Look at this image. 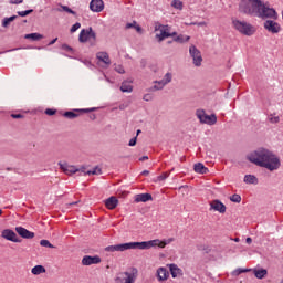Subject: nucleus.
<instances>
[{
	"label": "nucleus",
	"instance_id": "f257e3e1",
	"mask_svg": "<svg viewBox=\"0 0 283 283\" xmlns=\"http://www.w3.org/2000/svg\"><path fill=\"white\" fill-rule=\"evenodd\" d=\"M239 12L247 17H256L258 19H274L277 21V11L271 8L262 0H241L239 3Z\"/></svg>",
	"mask_w": 283,
	"mask_h": 283
},
{
	"label": "nucleus",
	"instance_id": "f03ea898",
	"mask_svg": "<svg viewBox=\"0 0 283 283\" xmlns=\"http://www.w3.org/2000/svg\"><path fill=\"white\" fill-rule=\"evenodd\" d=\"M245 158L252 165L268 169V171H277V169L282 167L280 157L264 147H260L256 150L251 151Z\"/></svg>",
	"mask_w": 283,
	"mask_h": 283
},
{
	"label": "nucleus",
	"instance_id": "7ed1b4c3",
	"mask_svg": "<svg viewBox=\"0 0 283 283\" xmlns=\"http://www.w3.org/2000/svg\"><path fill=\"white\" fill-rule=\"evenodd\" d=\"M232 25L237 32H240V34H243L244 36H253L255 30H253V27L251 23L242 20H232Z\"/></svg>",
	"mask_w": 283,
	"mask_h": 283
},
{
	"label": "nucleus",
	"instance_id": "20e7f679",
	"mask_svg": "<svg viewBox=\"0 0 283 283\" xmlns=\"http://www.w3.org/2000/svg\"><path fill=\"white\" fill-rule=\"evenodd\" d=\"M196 116L201 125H216L218 123V116L212 113V114H207V112L202 108H199L196 111Z\"/></svg>",
	"mask_w": 283,
	"mask_h": 283
},
{
	"label": "nucleus",
	"instance_id": "39448f33",
	"mask_svg": "<svg viewBox=\"0 0 283 283\" xmlns=\"http://www.w3.org/2000/svg\"><path fill=\"white\" fill-rule=\"evenodd\" d=\"M175 238H169V239H154V240H149V241H143L144 242V251H149V249H156V247H158V249H165V247H167V244H171V242H175Z\"/></svg>",
	"mask_w": 283,
	"mask_h": 283
},
{
	"label": "nucleus",
	"instance_id": "423d86ee",
	"mask_svg": "<svg viewBox=\"0 0 283 283\" xmlns=\"http://www.w3.org/2000/svg\"><path fill=\"white\" fill-rule=\"evenodd\" d=\"M92 112H98V107H91V108H73L70 111H65L63 113L64 118L69 120H74V118H78L81 114H92Z\"/></svg>",
	"mask_w": 283,
	"mask_h": 283
},
{
	"label": "nucleus",
	"instance_id": "0eeeda50",
	"mask_svg": "<svg viewBox=\"0 0 283 283\" xmlns=\"http://www.w3.org/2000/svg\"><path fill=\"white\" fill-rule=\"evenodd\" d=\"M115 249V252H123V251H129V250H136L139 249V251H145L144 242L143 241H132L126 243H118L113 245Z\"/></svg>",
	"mask_w": 283,
	"mask_h": 283
},
{
	"label": "nucleus",
	"instance_id": "6e6552de",
	"mask_svg": "<svg viewBox=\"0 0 283 283\" xmlns=\"http://www.w3.org/2000/svg\"><path fill=\"white\" fill-rule=\"evenodd\" d=\"M189 54L192 59V63L196 67H200L202 65V54L200 53V50L196 48V45H190L189 48Z\"/></svg>",
	"mask_w": 283,
	"mask_h": 283
},
{
	"label": "nucleus",
	"instance_id": "1a4fd4ad",
	"mask_svg": "<svg viewBox=\"0 0 283 283\" xmlns=\"http://www.w3.org/2000/svg\"><path fill=\"white\" fill-rule=\"evenodd\" d=\"M264 30L268 32H271V34H280L282 27L280 23L275 22V19L273 20H265L263 23Z\"/></svg>",
	"mask_w": 283,
	"mask_h": 283
},
{
	"label": "nucleus",
	"instance_id": "9d476101",
	"mask_svg": "<svg viewBox=\"0 0 283 283\" xmlns=\"http://www.w3.org/2000/svg\"><path fill=\"white\" fill-rule=\"evenodd\" d=\"M1 238L4 240H8L9 242H15V243H21V239L17 235V232L12 229H4L1 232Z\"/></svg>",
	"mask_w": 283,
	"mask_h": 283
},
{
	"label": "nucleus",
	"instance_id": "9b49d317",
	"mask_svg": "<svg viewBox=\"0 0 283 283\" xmlns=\"http://www.w3.org/2000/svg\"><path fill=\"white\" fill-rule=\"evenodd\" d=\"M161 31L160 33H157L155 35V39L157 40L158 43H163V41H165V39H171V27H169L168 24H164V27H161Z\"/></svg>",
	"mask_w": 283,
	"mask_h": 283
},
{
	"label": "nucleus",
	"instance_id": "f8f14e48",
	"mask_svg": "<svg viewBox=\"0 0 283 283\" xmlns=\"http://www.w3.org/2000/svg\"><path fill=\"white\" fill-rule=\"evenodd\" d=\"M15 233H18V235H20V238H23V240H32V238H34V232L25 229L22 226H18L15 227Z\"/></svg>",
	"mask_w": 283,
	"mask_h": 283
},
{
	"label": "nucleus",
	"instance_id": "ddd939ff",
	"mask_svg": "<svg viewBox=\"0 0 283 283\" xmlns=\"http://www.w3.org/2000/svg\"><path fill=\"white\" fill-rule=\"evenodd\" d=\"M102 260L98 255H84L82 259L83 266H92V264H101Z\"/></svg>",
	"mask_w": 283,
	"mask_h": 283
},
{
	"label": "nucleus",
	"instance_id": "4468645a",
	"mask_svg": "<svg viewBox=\"0 0 283 283\" xmlns=\"http://www.w3.org/2000/svg\"><path fill=\"white\" fill-rule=\"evenodd\" d=\"M88 8L91 12H103L105 2L103 0H91Z\"/></svg>",
	"mask_w": 283,
	"mask_h": 283
},
{
	"label": "nucleus",
	"instance_id": "2eb2a0df",
	"mask_svg": "<svg viewBox=\"0 0 283 283\" xmlns=\"http://www.w3.org/2000/svg\"><path fill=\"white\" fill-rule=\"evenodd\" d=\"M210 209L218 211L219 213H227V206L220 201V199H214L210 205Z\"/></svg>",
	"mask_w": 283,
	"mask_h": 283
},
{
	"label": "nucleus",
	"instance_id": "dca6fc26",
	"mask_svg": "<svg viewBox=\"0 0 283 283\" xmlns=\"http://www.w3.org/2000/svg\"><path fill=\"white\" fill-rule=\"evenodd\" d=\"M96 59L99 63H104L106 67H109V65H112V60L109 59V54L107 52H97Z\"/></svg>",
	"mask_w": 283,
	"mask_h": 283
},
{
	"label": "nucleus",
	"instance_id": "f3484780",
	"mask_svg": "<svg viewBox=\"0 0 283 283\" xmlns=\"http://www.w3.org/2000/svg\"><path fill=\"white\" fill-rule=\"evenodd\" d=\"M154 200V196L149 192L138 193L135 196L134 202H151Z\"/></svg>",
	"mask_w": 283,
	"mask_h": 283
},
{
	"label": "nucleus",
	"instance_id": "a211bd4d",
	"mask_svg": "<svg viewBox=\"0 0 283 283\" xmlns=\"http://www.w3.org/2000/svg\"><path fill=\"white\" fill-rule=\"evenodd\" d=\"M157 280L158 282H165L169 280V271L166 268H159L157 270Z\"/></svg>",
	"mask_w": 283,
	"mask_h": 283
},
{
	"label": "nucleus",
	"instance_id": "6ab92c4d",
	"mask_svg": "<svg viewBox=\"0 0 283 283\" xmlns=\"http://www.w3.org/2000/svg\"><path fill=\"white\" fill-rule=\"evenodd\" d=\"M105 207L107 209H116L118 207V198L111 196L105 200Z\"/></svg>",
	"mask_w": 283,
	"mask_h": 283
},
{
	"label": "nucleus",
	"instance_id": "aec40b11",
	"mask_svg": "<svg viewBox=\"0 0 283 283\" xmlns=\"http://www.w3.org/2000/svg\"><path fill=\"white\" fill-rule=\"evenodd\" d=\"M193 171L196 174L205 175V174H209V168H207L202 163H197L193 165Z\"/></svg>",
	"mask_w": 283,
	"mask_h": 283
},
{
	"label": "nucleus",
	"instance_id": "412c9836",
	"mask_svg": "<svg viewBox=\"0 0 283 283\" xmlns=\"http://www.w3.org/2000/svg\"><path fill=\"white\" fill-rule=\"evenodd\" d=\"M253 273H254V277H256V280H264V277H266V275H269V271L263 268L254 269Z\"/></svg>",
	"mask_w": 283,
	"mask_h": 283
},
{
	"label": "nucleus",
	"instance_id": "4be33fe9",
	"mask_svg": "<svg viewBox=\"0 0 283 283\" xmlns=\"http://www.w3.org/2000/svg\"><path fill=\"white\" fill-rule=\"evenodd\" d=\"M78 41L81 43H87L90 41V29H82L78 35Z\"/></svg>",
	"mask_w": 283,
	"mask_h": 283
},
{
	"label": "nucleus",
	"instance_id": "5701e85b",
	"mask_svg": "<svg viewBox=\"0 0 283 283\" xmlns=\"http://www.w3.org/2000/svg\"><path fill=\"white\" fill-rule=\"evenodd\" d=\"M168 266H169L170 275L174 279L178 277V274L182 273V269L178 268V265H176L175 263H170Z\"/></svg>",
	"mask_w": 283,
	"mask_h": 283
},
{
	"label": "nucleus",
	"instance_id": "b1692460",
	"mask_svg": "<svg viewBox=\"0 0 283 283\" xmlns=\"http://www.w3.org/2000/svg\"><path fill=\"white\" fill-rule=\"evenodd\" d=\"M243 182H245V185H258L260 181L255 175H245Z\"/></svg>",
	"mask_w": 283,
	"mask_h": 283
},
{
	"label": "nucleus",
	"instance_id": "393cba45",
	"mask_svg": "<svg viewBox=\"0 0 283 283\" xmlns=\"http://www.w3.org/2000/svg\"><path fill=\"white\" fill-rule=\"evenodd\" d=\"M24 39H27L28 41H41V39H43V34L34 32V33H27L24 35Z\"/></svg>",
	"mask_w": 283,
	"mask_h": 283
},
{
	"label": "nucleus",
	"instance_id": "a878e982",
	"mask_svg": "<svg viewBox=\"0 0 283 283\" xmlns=\"http://www.w3.org/2000/svg\"><path fill=\"white\" fill-rule=\"evenodd\" d=\"M172 41H175V43H180V44L188 43V41H191V36L185 35V34H179V35L175 36L172 39Z\"/></svg>",
	"mask_w": 283,
	"mask_h": 283
},
{
	"label": "nucleus",
	"instance_id": "bb28decb",
	"mask_svg": "<svg viewBox=\"0 0 283 283\" xmlns=\"http://www.w3.org/2000/svg\"><path fill=\"white\" fill-rule=\"evenodd\" d=\"M19 19V15H11V17H6L2 19V28H10V24L12 21H17Z\"/></svg>",
	"mask_w": 283,
	"mask_h": 283
},
{
	"label": "nucleus",
	"instance_id": "cd10ccee",
	"mask_svg": "<svg viewBox=\"0 0 283 283\" xmlns=\"http://www.w3.org/2000/svg\"><path fill=\"white\" fill-rule=\"evenodd\" d=\"M120 92L126 94H132V92H134V86H132L129 83L124 81L120 85Z\"/></svg>",
	"mask_w": 283,
	"mask_h": 283
},
{
	"label": "nucleus",
	"instance_id": "c85d7f7f",
	"mask_svg": "<svg viewBox=\"0 0 283 283\" xmlns=\"http://www.w3.org/2000/svg\"><path fill=\"white\" fill-rule=\"evenodd\" d=\"M242 273H251V269H249V268H238L234 271H232L231 275L233 277H238L239 275H242Z\"/></svg>",
	"mask_w": 283,
	"mask_h": 283
},
{
	"label": "nucleus",
	"instance_id": "c756f323",
	"mask_svg": "<svg viewBox=\"0 0 283 283\" xmlns=\"http://www.w3.org/2000/svg\"><path fill=\"white\" fill-rule=\"evenodd\" d=\"M154 83H155V85L149 88V92H156V91L163 90L165 87V85H167L164 82V80L155 81Z\"/></svg>",
	"mask_w": 283,
	"mask_h": 283
},
{
	"label": "nucleus",
	"instance_id": "7c9ffc66",
	"mask_svg": "<svg viewBox=\"0 0 283 283\" xmlns=\"http://www.w3.org/2000/svg\"><path fill=\"white\" fill-rule=\"evenodd\" d=\"M61 9H57V12H67V14H73V17H76V11H74L72 8L65 4L60 6Z\"/></svg>",
	"mask_w": 283,
	"mask_h": 283
},
{
	"label": "nucleus",
	"instance_id": "2f4dec72",
	"mask_svg": "<svg viewBox=\"0 0 283 283\" xmlns=\"http://www.w3.org/2000/svg\"><path fill=\"white\" fill-rule=\"evenodd\" d=\"M32 275H41V273H45V266L43 265H35L31 269Z\"/></svg>",
	"mask_w": 283,
	"mask_h": 283
},
{
	"label": "nucleus",
	"instance_id": "473e14b6",
	"mask_svg": "<svg viewBox=\"0 0 283 283\" xmlns=\"http://www.w3.org/2000/svg\"><path fill=\"white\" fill-rule=\"evenodd\" d=\"M101 174H103V169H101L98 166H95L93 169L86 171L87 176H101Z\"/></svg>",
	"mask_w": 283,
	"mask_h": 283
},
{
	"label": "nucleus",
	"instance_id": "72a5a7b5",
	"mask_svg": "<svg viewBox=\"0 0 283 283\" xmlns=\"http://www.w3.org/2000/svg\"><path fill=\"white\" fill-rule=\"evenodd\" d=\"M171 8H175V10H182V8H185V4L181 0H172Z\"/></svg>",
	"mask_w": 283,
	"mask_h": 283
},
{
	"label": "nucleus",
	"instance_id": "f704fd0d",
	"mask_svg": "<svg viewBox=\"0 0 283 283\" xmlns=\"http://www.w3.org/2000/svg\"><path fill=\"white\" fill-rule=\"evenodd\" d=\"M61 50L64 52H70V54H76V50H74V48L70 46L67 43L62 44Z\"/></svg>",
	"mask_w": 283,
	"mask_h": 283
},
{
	"label": "nucleus",
	"instance_id": "c9c22d12",
	"mask_svg": "<svg viewBox=\"0 0 283 283\" xmlns=\"http://www.w3.org/2000/svg\"><path fill=\"white\" fill-rule=\"evenodd\" d=\"M229 200L230 202H235L237 205H240V202H242V196L234 193L230 196Z\"/></svg>",
	"mask_w": 283,
	"mask_h": 283
},
{
	"label": "nucleus",
	"instance_id": "e433bc0d",
	"mask_svg": "<svg viewBox=\"0 0 283 283\" xmlns=\"http://www.w3.org/2000/svg\"><path fill=\"white\" fill-rule=\"evenodd\" d=\"M40 247H45V249H54V244H51L50 240L48 239H42L40 241Z\"/></svg>",
	"mask_w": 283,
	"mask_h": 283
},
{
	"label": "nucleus",
	"instance_id": "4c0bfd02",
	"mask_svg": "<svg viewBox=\"0 0 283 283\" xmlns=\"http://www.w3.org/2000/svg\"><path fill=\"white\" fill-rule=\"evenodd\" d=\"M32 12H34V9L18 11L17 14H18V17L24 18V17H29V14H32Z\"/></svg>",
	"mask_w": 283,
	"mask_h": 283
},
{
	"label": "nucleus",
	"instance_id": "58836bf2",
	"mask_svg": "<svg viewBox=\"0 0 283 283\" xmlns=\"http://www.w3.org/2000/svg\"><path fill=\"white\" fill-rule=\"evenodd\" d=\"M77 30H81V22H75L71 29H70V32L71 34H74V32H76Z\"/></svg>",
	"mask_w": 283,
	"mask_h": 283
},
{
	"label": "nucleus",
	"instance_id": "ea45409f",
	"mask_svg": "<svg viewBox=\"0 0 283 283\" xmlns=\"http://www.w3.org/2000/svg\"><path fill=\"white\" fill-rule=\"evenodd\" d=\"M90 39H93V41H96V31L92 27L88 28V40Z\"/></svg>",
	"mask_w": 283,
	"mask_h": 283
},
{
	"label": "nucleus",
	"instance_id": "a19ab883",
	"mask_svg": "<svg viewBox=\"0 0 283 283\" xmlns=\"http://www.w3.org/2000/svg\"><path fill=\"white\" fill-rule=\"evenodd\" d=\"M269 123H272V125H277V123H280V116L270 115Z\"/></svg>",
	"mask_w": 283,
	"mask_h": 283
},
{
	"label": "nucleus",
	"instance_id": "79ce46f5",
	"mask_svg": "<svg viewBox=\"0 0 283 283\" xmlns=\"http://www.w3.org/2000/svg\"><path fill=\"white\" fill-rule=\"evenodd\" d=\"M198 251H205V253L209 254L211 253V249L209 248V245H199L197 247Z\"/></svg>",
	"mask_w": 283,
	"mask_h": 283
},
{
	"label": "nucleus",
	"instance_id": "37998d69",
	"mask_svg": "<svg viewBox=\"0 0 283 283\" xmlns=\"http://www.w3.org/2000/svg\"><path fill=\"white\" fill-rule=\"evenodd\" d=\"M44 114H46V116H54V115H56V109L55 108H46L44 111Z\"/></svg>",
	"mask_w": 283,
	"mask_h": 283
},
{
	"label": "nucleus",
	"instance_id": "c03bdc74",
	"mask_svg": "<svg viewBox=\"0 0 283 283\" xmlns=\"http://www.w3.org/2000/svg\"><path fill=\"white\" fill-rule=\"evenodd\" d=\"M161 81H164L166 85H168V83H171V73H166Z\"/></svg>",
	"mask_w": 283,
	"mask_h": 283
},
{
	"label": "nucleus",
	"instance_id": "a18cd8bd",
	"mask_svg": "<svg viewBox=\"0 0 283 283\" xmlns=\"http://www.w3.org/2000/svg\"><path fill=\"white\" fill-rule=\"evenodd\" d=\"M137 143H138V137L135 136V137L130 138V140L128 143V147H136Z\"/></svg>",
	"mask_w": 283,
	"mask_h": 283
},
{
	"label": "nucleus",
	"instance_id": "49530a36",
	"mask_svg": "<svg viewBox=\"0 0 283 283\" xmlns=\"http://www.w3.org/2000/svg\"><path fill=\"white\" fill-rule=\"evenodd\" d=\"M168 176H169V172H163L161 175H159V176L157 177V180H159L160 182H163V180H167Z\"/></svg>",
	"mask_w": 283,
	"mask_h": 283
},
{
	"label": "nucleus",
	"instance_id": "de8ad7c7",
	"mask_svg": "<svg viewBox=\"0 0 283 283\" xmlns=\"http://www.w3.org/2000/svg\"><path fill=\"white\" fill-rule=\"evenodd\" d=\"M78 61H81V63H84L86 65V67H90V69L94 67V64L90 60L80 59Z\"/></svg>",
	"mask_w": 283,
	"mask_h": 283
},
{
	"label": "nucleus",
	"instance_id": "09e8293b",
	"mask_svg": "<svg viewBox=\"0 0 283 283\" xmlns=\"http://www.w3.org/2000/svg\"><path fill=\"white\" fill-rule=\"evenodd\" d=\"M66 171H69V174L71 175V176H74V174H78V168H76V167H74V166H71V168L70 169H67Z\"/></svg>",
	"mask_w": 283,
	"mask_h": 283
},
{
	"label": "nucleus",
	"instance_id": "8fccbe9b",
	"mask_svg": "<svg viewBox=\"0 0 283 283\" xmlns=\"http://www.w3.org/2000/svg\"><path fill=\"white\" fill-rule=\"evenodd\" d=\"M127 277L125 279L124 283H134L135 279L134 275L126 273Z\"/></svg>",
	"mask_w": 283,
	"mask_h": 283
},
{
	"label": "nucleus",
	"instance_id": "3c124183",
	"mask_svg": "<svg viewBox=\"0 0 283 283\" xmlns=\"http://www.w3.org/2000/svg\"><path fill=\"white\" fill-rule=\"evenodd\" d=\"M163 28H165V24L157 22L155 25V32H163Z\"/></svg>",
	"mask_w": 283,
	"mask_h": 283
},
{
	"label": "nucleus",
	"instance_id": "603ef678",
	"mask_svg": "<svg viewBox=\"0 0 283 283\" xmlns=\"http://www.w3.org/2000/svg\"><path fill=\"white\" fill-rule=\"evenodd\" d=\"M137 25V22L136 21H133V22H128L126 23V30H132V28H136Z\"/></svg>",
	"mask_w": 283,
	"mask_h": 283
},
{
	"label": "nucleus",
	"instance_id": "864d4df0",
	"mask_svg": "<svg viewBox=\"0 0 283 283\" xmlns=\"http://www.w3.org/2000/svg\"><path fill=\"white\" fill-rule=\"evenodd\" d=\"M154 96L151 94L147 93L144 95L143 101H146V103H149V101H153Z\"/></svg>",
	"mask_w": 283,
	"mask_h": 283
},
{
	"label": "nucleus",
	"instance_id": "5fc2aeb1",
	"mask_svg": "<svg viewBox=\"0 0 283 283\" xmlns=\"http://www.w3.org/2000/svg\"><path fill=\"white\" fill-rule=\"evenodd\" d=\"M59 167H60V169H63V171H67V163H62V161H59Z\"/></svg>",
	"mask_w": 283,
	"mask_h": 283
},
{
	"label": "nucleus",
	"instance_id": "6e6d98bb",
	"mask_svg": "<svg viewBox=\"0 0 283 283\" xmlns=\"http://www.w3.org/2000/svg\"><path fill=\"white\" fill-rule=\"evenodd\" d=\"M9 3H11L12 6H21V3H23V0H9Z\"/></svg>",
	"mask_w": 283,
	"mask_h": 283
},
{
	"label": "nucleus",
	"instance_id": "4d7b16f0",
	"mask_svg": "<svg viewBox=\"0 0 283 283\" xmlns=\"http://www.w3.org/2000/svg\"><path fill=\"white\" fill-rule=\"evenodd\" d=\"M115 72H117L118 74H125V69L122 65H119L115 67Z\"/></svg>",
	"mask_w": 283,
	"mask_h": 283
},
{
	"label": "nucleus",
	"instance_id": "13d9d810",
	"mask_svg": "<svg viewBox=\"0 0 283 283\" xmlns=\"http://www.w3.org/2000/svg\"><path fill=\"white\" fill-rule=\"evenodd\" d=\"M11 118H14V119L23 118V114H21V113H13V114H11Z\"/></svg>",
	"mask_w": 283,
	"mask_h": 283
},
{
	"label": "nucleus",
	"instance_id": "bf43d9fd",
	"mask_svg": "<svg viewBox=\"0 0 283 283\" xmlns=\"http://www.w3.org/2000/svg\"><path fill=\"white\" fill-rule=\"evenodd\" d=\"M105 251H106L107 253H115L114 245H108V247H106V248H105Z\"/></svg>",
	"mask_w": 283,
	"mask_h": 283
},
{
	"label": "nucleus",
	"instance_id": "052dcab7",
	"mask_svg": "<svg viewBox=\"0 0 283 283\" xmlns=\"http://www.w3.org/2000/svg\"><path fill=\"white\" fill-rule=\"evenodd\" d=\"M140 67H143V69L147 67V60H145V59L140 60Z\"/></svg>",
	"mask_w": 283,
	"mask_h": 283
},
{
	"label": "nucleus",
	"instance_id": "680f3d73",
	"mask_svg": "<svg viewBox=\"0 0 283 283\" xmlns=\"http://www.w3.org/2000/svg\"><path fill=\"white\" fill-rule=\"evenodd\" d=\"M135 30L140 34L143 32V27H140V24H137L135 25Z\"/></svg>",
	"mask_w": 283,
	"mask_h": 283
},
{
	"label": "nucleus",
	"instance_id": "e2e57ef3",
	"mask_svg": "<svg viewBox=\"0 0 283 283\" xmlns=\"http://www.w3.org/2000/svg\"><path fill=\"white\" fill-rule=\"evenodd\" d=\"M145 160H149V156L144 155V156H142V157L139 158V161H140V163H145Z\"/></svg>",
	"mask_w": 283,
	"mask_h": 283
},
{
	"label": "nucleus",
	"instance_id": "0e129e2a",
	"mask_svg": "<svg viewBox=\"0 0 283 283\" xmlns=\"http://www.w3.org/2000/svg\"><path fill=\"white\" fill-rule=\"evenodd\" d=\"M59 41V38H55V39H53V40H51L49 43H48V45L50 46V45H54V43H56Z\"/></svg>",
	"mask_w": 283,
	"mask_h": 283
},
{
	"label": "nucleus",
	"instance_id": "69168bd1",
	"mask_svg": "<svg viewBox=\"0 0 283 283\" xmlns=\"http://www.w3.org/2000/svg\"><path fill=\"white\" fill-rule=\"evenodd\" d=\"M88 118H90L91 120H96V114L91 113V114L88 115Z\"/></svg>",
	"mask_w": 283,
	"mask_h": 283
},
{
	"label": "nucleus",
	"instance_id": "338daca9",
	"mask_svg": "<svg viewBox=\"0 0 283 283\" xmlns=\"http://www.w3.org/2000/svg\"><path fill=\"white\" fill-rule=\"evenodd\" d=\"M252 242H253V239H252L251 237H248V238L245 239V243H247V244H252Z\"/></svg>",
	"mask_w": 283,
	"mask_h": 283
},
{
	"label": "nucleus",
	"instance_id": "774afa93",
	"mask_svg": "<svg viewBox=\"0 0 283 283\" xmlns=\"http://www.w3.org/2000/svg\"><path fill=\"white\" fill-rule=\"evenodd\" d=\"M140 175H142V176H149V170H144V171H142Z\"/></svg>",
	"mask_w": 283,
	"mask_h": 283
}]
</instances>
